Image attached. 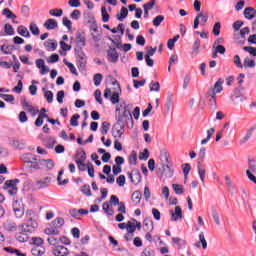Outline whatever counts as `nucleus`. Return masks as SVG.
<instances>
[{"label":"nucleus","mask_w":256,"mask_h":256,"mask_svg":"<svg viewBox=\"0 0 256 256\" xmlns=\"http://www.w3.org/2000/svg\"><path fill=\"white\" fill-rule=\"evenodd\" d=\"M70 18L74 21H79L81 19V10L75 9L71 14Z\"/></svg>","instance_id":"55"},{"label":"nucleus","mask_w":256,"mask_h":256,"mask_svg":"<svg viewBox=\"0 0 256 256\" xmlns=\"http://www.w3.org/2000/svg\"><path fill=\"white\" fill-rule=\"evenodd\" d=\"M248 167L252 173H256V160L255 159H248Z\"/></svg>","instance_id":"63"},{"label":"nucleus","mask_w":256,"mask_h":256,"mask_svg":"<svg viewBox=\"0 0 256 256\" xmlns=\"http://www.w3.org/2000/svg\"><path fill=\"white\" fill-rule=\"evenodd\" d=\"M121 88H118V90H114V92L112 93L111 97H110V101L113 105H117V103H119V101H121Z\"/></svg>","instance_id":"17"},{"label":"nucleus","mask_w":256,"mask_h":256,"mask_svg":"<svg viewBox=\"0 0 256 256\" xmlns=\"http://www.w3.org/2000/svg\"><path fill=\"white\" fill-rule=\"evenodd\" d=\"M75 163L79 169V171H87L85 167V161L87 159V153H85V150L83 148H80L77 150L76 155H75Z\"/></svg>","instance_id":"4"},{"label":"nucleus","mask_w":256,"mask_h":256,"mask_svg":"<svg viewBox=\"0 0 256 256\" xmlns=\"http://www.w3.org/2000/svg\"><path fill=\"white\" fill-rule=\"evenodd\" d=\"M107 57L110 63H117L119 61V53L115 47L109 46L107 50Z\"/></svg>","instance_id":"7"},{"label":"nucleus","mask_w":256,"mask_h":256,"mask_svg":"<svg viewBox=\"0 0 256 256\" xmlns=\"http://www.w3.org/2000/svg\"><path fill=\"white\" fill-rule=\"evenodd\" d=\"M84 19L87 20L88 24H91V23L97 21V20H95V15H93L92 12H85L84 13Z\"/></svg>","instance_id":"49"},{"label":"nucleus","mask_w":256,"mask_h":256,"mask_svg":"<svg viewBox=\"0 0 256 256\" xmlns=\"http://www.w3.org/2000/svg\"><path fill=\"white\" fill-rule=\"evenodd\" d=\"M169 214L171 215L170 221H179V219H183V210L181 206H176L175 211L169 210Z\"/></svg>","instance_id":"10"},{"label":"nucleus","mask_w":256,"mask_h":256,"mask_svg":"<svg viewBox=\"0 0 256 256\" xmlns=\"http://www.w3.org/2000/svg\"><path fill=\"white\" fill-rule=\"evenodd\" d=\"M127 233H131V235H135V231H137V227H135V224L131 221L127 222Z\"/></svg>","instance_id":"47"},{"label":"nucleus","mask_w":256,"mask_h":256,"mask_svg":"<svg viewBox=\"0 0 256 256\" xmlns=\"http://www.w3.org/2000/svg\"><path fill=\"white\" fill-rule=\"evenodd\" d=\"M53 255L55 256H67L69 255V249L65 246L57 245L53 248Z\"/></svg>","instance_id":"11"},{"label":"nucleus","mask_w":256,"mask_h":256,"mask_svg":"<svg viewBox=\"0 0 256 256\" xmlns=\"http://www.w3.org/2000/svg\"><path fill=\"white\" fill-rule=\"evenodd\" d=\"M141 256H155V250L151 248H145L142 251Z\"/></svg>","instance_id":"64"},{"label":"nucleus","mask_w":256,"mask_h":256,"mask_svg":"<svg viewBox=\"0 0 256 256\" xmlns=\"http://www.w3.org/2000/svg\"><path fill=\"white\" fill-rule=\"evenodd\" d=\"M3 227L5 231H17V224L11 220H7L6 222H4Z\"/></svg>","instance_id":"21"},{"label":"nucleus","mask_w":256,"mask_h":256,"mask_svg":"<svg viewBox=\"0 0 256 256\" xmlns=\"http://www.w3.org/2000/svg\"><path fill=\"white\" fill-rule=\"evenodd\" d=\"M141 197L143 195L141 194L140 190H136L132 193V203H135V205H139L141 203Z\"/></svg>","instance_id":"30"},{"label":"nucleus","mask_w":256,"mask_h":256,"mask_svg":"<svg viewBox=\"0 0 256 256\" xmlns=\"http://www.w3.org/2000/svg\"><path fill=\"white\" fill-rule=\"evenodd\" d=\"M44 47H46V51H56L57 41L48 39L44 42Z\"/></svg>","instance_id":"20"},{"label":"nucleus","mask_w":256,"mask_h":256,"mask_svg":"<svg viewBox=\"0 0 256 256\" xmlns=\"http://www.w3.org/2000/svg\"><path fill=\"white\" fill-rule=\"evenodd\" d=\"M243 14H244L245 19H248V21H253V18L256 15V10L253 7H246L244 9Z\"/></svg>","instance_id":"15"},{"label":"nucleus","mask_w":256,"mask_h":256,"mask_svg":"<svg viewBox=\"0 0 256 256\" xmlns=\"http://www.w3.org/2000/svg\"><path fill=\"white\" fill-rule=\"evenodd\" d=\"M182 171L184 173L185 183H187V177H189V173L191 172V164L189 163L182 164Z\"/></svg>","instance_id":"32"},{"label":"nucleus","mask_w":256,"mask_h":256,"mask_svg":"<svg viewBox=\"0 0 256 256\" xmlns=\"http://www.w3.org/2000/svg\"><path fill=\"white\" fill-rule=\"evenodd\" d=\"M120 107L124 108V111L122 113L124 117H133V115H131V110L129 109V105H126L125 102H123V104H120Z\"/></svg>","instance_id":"52"},{"label":"nucleus","mask_w":256,"mask_h":256,"mask_svg":"<svg viewBox=\"0 0 256 256\" xmlns=\"http://www.w3.org/2000/svg\"><path fill=\"white\" fill-rule=\"evenodd\" d=\"M21 104L24 109V111H28V113H33V106L27 102L26 98L21 99Z\"/></svg>","instance_id":"33"},{"label":"nucleus","mask_w":256,"mask_h":256,"mask_svg":"<svg viewBox=\"0 0 256 256\" xmlns=\"http://www.w3.org/2000/svg\"><path fill=\"white\" fill-rule=\"evenodd\" d=\"M108 203L111 204L113 207H117V205H120L121 201H119V197H117L116 195H112Z\"/></svg>","instance_id":"58"},{"label":"nucleus","mask_w":256,"mask_h":256,"mask_svg":"<svg viewBox=\"0 0 256 256\" xmlns=\"http://www.w3.org/2000/svg\"><path fill=\"white\" fill-rule=\"evenodd\" d=\"M144 231L145 232H153V229H155L153 225V220L151 218H145L144 219Z\"/></svg>","instance_id":"24"},{"label":"nucleus","mask_w":256,"mask_h":256,"mask_svg":"<svg viewBox=\"0 0 256 256\" xmlns=\"http://www.w3.org/2000/svg\"><path fill=\"white\" fill-rule=\"evenodd\" d=\"M140 161H147L149 159V149L145 148L143 152L139 154Z\"/></svg>","instance_id":"60"},{"label":"nucleus","mask_w":256,"mask_h":256,"mask_svg":"<svg viewBox=\"0 0 256 256\" xmlns=\"http://www.w3.org/2000/svg\"><path fill=\"white\" fill-rule=\"evenodd\" d=\"M27 232H19L16 234V239L17 241H19L20 243H25L27 241H29V236H27V234H25Z\"/></svg>","instance_id":"35"},{"label":"nucleus","mask_w":256,"mask_h":256,"mask_svg":"<svg viewBox=\"0 0 256 256\" xmlns=\"http://www.w3.org/2000/svg\"><path fill=\"white\" fill-rule=\"evenodd\" d=\"M255 65H256L255 60H251V59H249V57H246L244 59L243 67L253 68V67H255Z\"/></svg>","instance_id":"61"},{"label":"nucleus","mask_w":256,"mask_h":256,"mask_svg":"<svg viewBox=\"0 0 256 256\" xmlns=\"http://www.w3.org/2000/svg\"><path fill=\"white\" fill-rule=\"evenodd\" d=\"M116 123L112 126V135L114 139H117V135L119 139L123 137L125 133V125L129 123V121L132 123L133 127V117L130 116H124V114H118L115 116ZM117 133V135H115Z\"/></svg>","instance_id":"1"},{"label":"nucleus","mask_w":256,"mask_h":256,"mask_svg":"<svg viewBox=\"0 0 256 256\" xmlns=\"http://www.w3.org/2000/svg\"><path fill=\"white\" fill-rule=\"evenodd\" d=\"M44 119H49V115H47V113H39L38 118L34 122V125L36 127H41L43 125Z\"/></svg>","instance_id":"28"},{"label":"nucleus","mask_w":256,"mask_h":256,"mask_svg":"<svg viewBox=\"0 0 256 256\" xmlns=\"http://www.w3.org/2000/svg\"><path fill=\"white\" fill-rule=\"evenodd\" d=\"M212 33L215 37L221 35V22H216L213 26Z\"/></svg>","instance_id":"42"},{"label":"nucleus","mask_w":256,"mask_h":256,"mask_svg":"<svg viewBox=\"0 0 256 256\" xmlns=\"http://www.w3.org/2000/svg\"><path fill=\"white\" fill-rule=\"evenodd\" d=\"M223 83H225V80L223 78H219L214 86L206 93V97L209 99V103L213 111L217 109V93H221V91H223Z\"/></svg>","instance_id":"2"},{"label":"nucleus","mask_w":256,"mask_h":256,"mask_svg":"<svg viewBox=\"0 0 256 256\" xmlns=\"http://www.w3.org/2000/svg\"><path fill=\"white\" fill-rule=\"evenodd\" d=\"M212 217L214 219V223L216 225H221V220L219 219V213L217 212V209L212 208Z\"/></svg>","instance_id":"59"},{"label":"nucleus","mask_w":256,"mask_h":256,"mask_svg":"<svg viewBox=\"0 0 256 256\" xmlns=\"http://www.w3.org/2000/svg\"><path fill=\"white\" fill-rule=\"evenodd\" d=\"M30 32L32 33V35H39V33H41V30H39V27L37 26V24L32 22L30 24Z\"/></svg>","instance_id":"57"},{"label":"nucleus","mask_w":256,"mask_h":256,"mask_svg":"<svg viewBox=\"0 0 256 256\" xmlns=\"http://www.w3.org/2000/svg\"><path fill=\"white\" fill-rule=\"evenodd\" d=\"M150 91H161V84L159 82L151 81L150 83Z\"/></svg>","instance_id":"56"},{"label":"nucleus","mask_w":256,"mask_h":256,"mask_svg":"<svg viewBox=\"0 0 256 256\" xmlns=\"http://www.w3.org/2000/svg\"><path fill=\"white\" fill-rule=\"evenodd\" d=\"M51 181H53V178L47 176L43 179L37 180L36 185H37L38 189H47V187H49V183H51Z\"/></svg>","instance_id":"13"},{"label":"nucleus","mask_w":256,"mask_h":256,"mask_svg":"<svg viewBox=\"0 0 256 256\" xmlns=\"http://www.w3.org/2000/svg\"><path fill=\"white\" fill-rule=\"evenodd\" d=\"M200 47H201V40L196 39L193 46H192L193 53H196V55H197L199 53Z\"/></svg>","instance_id":"62"},{"label":"nucleus","mask_w":256,"mask_h":256,"mask_svg":"<svg viewBox=\"0 0 256 256\" xmlns=\"http://www.w3.org/2000/svg\"><path fill=\"white\" fill-rule=\"evenodd\" d=\"M49 15L52 17H61L63 15V9L54 8L49 10Z\"/></svg>","instance_id":"45"},{"label":"nucleus","mask_w":256,"mask_h":256,"mask_svg":"<svg viewBox=\"0 0 256 256\" xmlns=\"http://www.w3.org/2000/svg\"><path fill=\"white\" fill-rule=\"evenodd\" d=\"M165 21V16L163 15H158L156 16L153 20L152 23L154 25V27H159L161 25L162 22Z\"/></svg>","instance_id":"43"},{"label":"nucleus","mask_w":256,"mask_h":256,"mask_svg":"<svg viewBox=\"0 0 256 256\" xmlns=\"http://www.w3.org/2000/svg\"><path fill=\"white\" fill-rule=\"evenodd\" d=\"M81 193H83V195H85L86 197H91V195H93V193H91V186H89V184H84L81 189H80Z\"/></svg>","instance_id":"36"},{"label":"nucleus","mask_w":256,"mask_h":256,"mask_svg":"<svg viewBox=\"0 0 256 256\" xmlns=\"http://www.w3.org/2000/svg\"><path fill=\"white\" fill-rule=\"evenodd\" d=\"M93 81H94V85L96 87H99V85H101V81H103V74L101 73L95 74L93 77Z\"/></svg>","instance_id":"50"},{"label":"nucleus","mask_w":256,"mask_h":256,"mask_svg":"<svg viewBox=\"0 0 256 256\" xmlns=\"http://www.w3.org/2000/svg\"><path fill=\"white\" fill-rule=\"evenodd\" d=\"M130 165H137V151L132 150L131 154L128 157Z\"/></svg>","instance_id":"40"},{"label":"nucleus","mask_w":256,"mask_h":256,"mask_svg":"<svg viewBox=\"0 0 256 256\" xmlns=\"http://www.w3.org/2000/svg\"><path fill=\"white\" fill-rule=\"evenodd\" d=\"M43 27H45V29H47L48 31H53L54 29H57V27H59V23L57 22V20L49 18L45 21Z\"/></svg>","instance_id":"12"},{"label":"nucleus","mask_w":256,"mask_h":256,"mask_svg":"<svg viewBox=\"0 0 256 256\" xmlns=\"http://www.w3.org/2000/svg\"><path fill=\"white\" fill-rule=\"evenodd\" d=\"M11 147L14 149H25V142L23 140H19L17 138H11L10 143Z\"/></svg>","instance_id":"14"},{"label":"nucleus","mask_w":256,"mask_h":256,"mask_svg":"<svg viewBox=\"0 0 256 256\" xmlns=\"http://www.w3.org/2000/svg\"><path fill=\"white\" fill-rule=\"evenodd\" d=\"M172 189L176 195H183L185 193V188L181 184H172Z\"/></svg>","instance_id":"34"},{"label":"nucleus","mask_w":256,"mask_h":256,"mask_svg":"<svg viewBox=\"0 0 256 256\" xmlns=\"http://www.w3.org/2000/svg\"><path fill=\"white\" fill-rule=\"evenodd\" d=\"M4 33L6 35H15V29L13 28V26L9 23L4 25Z\"/></svg>","instance_id":"44"},{"label":"nucleus","mask_w":256,"mask_h":256,"mask_svg":"<svg viewBox=\"0 0 256 256\" xmlns=\"http://www.w3.org/2000/svg\"><path fill=\"white\" fill-rule=\"evenodd\" d=\"M79 119H81V115L79 114H74L71 119H70V125L72 127H77L79 125Z\"/></svg>","instance_id":"48"},{"label":"nucleus","mask_w":256,"mask_h":256,"mask_svg":"<svg viewBox=\"0 0 256 256\" xmlns=\"http://www.w3.org/2000/svg\"><path fill=\"white\" fill-rule=\"evenodd\" d=\"M110 127H111V124L109 122H107V121H104L102 123L101 129H100V133L102 135H107V133H109Z\"/></svg>","instance_id":"41"},{"label":"nucleus","mask_w":256,"mask_h":256,"mask_svg":"<svg viewBox=\"0 0 256 256\" xmlns=\"http://www.w3.org/2000/svg\"><path fill=\"white\" fill-rule=\"evenodd\" d=\"M198 175L202 183H205V175L207 171L205 170V166L201 164V162L197 163Z\"/></svg>","instance_id":"23"},{"label":"nucleus","mask_w":256,"mask_h":256,"mask_svg":"<svg viewBox=\"0 0 256 256\" xmlns=\"http://www.w3.org/2000/svg\"><path fill=\"white\" fill-rule=\"evenodd\" d=\"M128 15H129V10L127 9V7L122 6V8L120 10V14L116 15V19H118V21H123V20L127 19Z\"/></svg>","instance_id":"27"},{"label":"nucleus","mask_w":256,"mask_h":256,"mask_svg":"<svg viewBox=\"0 0 256 256\" xmlns=\"http://www.w3.org/2000/svg\"><path fill=\"white\" fill-rule=\"evenodd\" d=\"M24 163H27L30 169H36L37 171L41 169V166H39V162H32L31 160H25Z\"/></svg>","instance_id":"53"},{"label":"nucleus","mask_w":256,"mask_h":256,"mask_svg":"<svg viewBox=\"0 0 256 256\" xmlns=\"http://www.w3.org/2000/svg\"><path fill=\"white\" fill-rule=\"evenodd\" d=\"M17 33L18 35H21V37H26L27 39L31 37V33H29V30L27 29V27L23 25L18 26Z\"/></svg>","instance_id":"25"},{"label":"nucleus","mask_w":256,"mask_h":256,"mask_svg":"<svg viewBox=\"0 0 256 256\" xmlns=\"http://www.w3.org/2000/svg\"><path fill=\"white\" fill-rule=\"evenodd\" d=\"M2 15H5L6 19H17V15H15L9 8L3 9Z\"/></svg>","instance_id":"39"},{"label":"nucleus","mask_w":256,"mask_h":256,"mask_svg":"<svg viewBox=\"0 0 256 256\" xmlns=\"http://www.w3.org/2000/svg\"><path fill=\"white\" fill-rule=\"evenodd\" d=\"M13 211L17 219H21V217L25 215V208L23 207V204L19 203V201H15L13 203Z\"/></svg>","instance_id":"9"},{"label":"nucleus","mask_w":256,"mask_h":256,"mask_svg":"<svg viewBox=\"0 0 256 256\" xmlns=\"http://www.w3.org/2000/svg\"><path fill=\"white\" fill-rule=\"evenodd\" d=\"M40 165H45L46 171H51L52 169L55 168V162L53 159H42L39 160Z\"/></svg>","instance_id":"16"},{"label":"nucleus","mask_w":256,"mask_h":256,"mask_svg":"<svg viewBox=\"0 0 256 256\" xmlns=\"http://www.w3.org/2000/svg\"><path fill=\"white\" fill-rule=\"evenodd\" d=\"M102 209L106 215H109L112 217V215H115V210L113 209V206L109 202H104L102 205Z\"/></svg>","instance_id":"18"},{"label":"nucleus","mask_w":256,"mask_h":256,"mask_svg":"<svg viewBox=\"0 0 256 256\" xmlns=\"http://www.w3.org/2000/svg\"><path fill=\"white\" fill-rule=\"evenodd\" d=\"M128 177L134 185L141 183V172L139 169H133L132 172H128Z\"/></svg>","instance_id":"8"},{"label":"nucleus","mask_w":256,"mask_h":256,"mask_svg":"<svg viewBox=\"0 0 256 256\" xmlns=\"http://www.w3.org/2000/svg\"><path fill=\"white\" fill-rule=\"evenodd\" d=\"M20 183V180L15 178L13 180H7L4 183V189H17V184Z\"/></svg>","instance_id":"22"},{"label":"nucleus","mask_w":256,"mask_h":256,"mask_svg":"<svg viewBox=\"0 0 256 256\" xmlns=\"http://www.w3.org/2000/svg\"><path fill=\"white\" fill-rule=\"evenodd\" d=\"M62 24L68 29V31H71V29H73V22L69 20V18H67L66 16L62 18Z\"/></svg>","instance_id":"46"},{"label":"nucleus","mask_w":256,"mask_h":256,"mask_svg":"<svg viewBox=\"0 0 256 256\" xmlns=\"http://www.w3.org/2000/svg\"><path fill=\"white\" fill-rule=\"evenodd\" d=\"M101 15L103 23H108L111 16L107 13V8L105 6L101 7Z\"/></svg>","instance_id":"38"},{"label":"nucleus","mask_w":256,"mask_h":256,"mask_svg":"<svg viewBox=\"0 0 256 256\" xmlns=\"http://www.w3.org/2000/svg\"><path fill=\"white\" fill-rule=\"evenodd\" d=\"M65 225V219L62 217H57L54 221L50 223V227H56V229H61Z\"/></svg>","instance_id":"26"},{"label":"nucleus","mask_w":256,"mask_h":256,"mask_svg":"<svg viewBox=\"0 0 256 256\" xmlns=\"http://www.w3.org/2000/svg\"><path fill=\"white\" fill-rule=\"evenodd\" d=\"M44 233L45 235H59L61 231H59V228H56L55 226H50L44 230Z\"/></svg>","instance_id":"31"},{"label":"nucleus","mask_w":256,"mask_h":256,"mask_svg":"<svg viewBox=\"0 0 256 256\" xmlns=\"http://www.w3.org/2000/svg\"><path fill=\"white\" fill-rule=\"evenodd\" d=\"M75 55L77 56V67L82 71H87V55L83 50H74Z\"/></svg>","instance_id":"5"},{"label":"nucleus","mask_w":256,"mask_h":256,"mask_svg":"<svg viewBox=\"0 0 256 256\" xmlns=\"http://www.w3.org/2000/svg\"><path fill=\"white\" fill-rule=\"evenodd\" d=\"M255 126H252L250 129L247 130L246 135L240 140V144L243 145L251 139V136L253 135V131H255Z\"/></svg>","instance_id":"29"},{"label":"nucleus","mask_w":256,"mask_h":256,"mask_svg":"<svg viewBox=\"0 0 256 256\" xmlns=\"http://www.w3.org/2000/svg\"><path fill=\"white\" fill-rule=\"evenodd\" d=\"M39 227V224H37V221L33 219V217H29V220H26L25 223L20 224L18 228L22 233H34L35 229Z\"/></svg>","instance_id":"3"},{"label":"nucleus","mask_w":256,"mask_h":256,"mask_svg":"<svg viewBox=\"0 0 256 256\" xmlns=\"http://www.w3.org/2000/svg\"><path fill=\"white\" fill-rule=\"evenodd\" d=\"M31 253L34 256H41V255H45V248H43L42 250L39 249V246L34 247L31 249Z\"/></svg>","instance_id":"51"},{"label":"nucleus","mask_w":256,"mask_h":256,"mask_svg":"<svg viewBox=\"0 0 256 256\" xmlns=\"http://www.w3.org/2000/svg\"><path fill=\"white\" fill-rule=\"evenodd\" d=\"M87 45L85 38V31L78 30L76 32V48L74 51H83V47Z\"/></svg>","instance_id":"6"},{"label":"nucleus","mask_w":256,"mask_h":256,"mask_svg":"<svg viewBox=\"0 0 256 256\" xmlns=\"http://www.w3.org/2000/svg\"><path fill=\"white\" fill-rule=\"evenodd\" d=\"M42 91L44 93L45 99L47 100V103H53V92L45 88H43Z\"/></svg>","instance_id":"37"},{"label":"nucleus","mask_w":256,"mask_h":256,"mask_svg":"<svg viewBox=\"0 0 256 256\" xmlns=\"http://www.w3.org/2000/svg\"><path fill=\"white\" fill-rule=\"evenodd\" d=\"M31 241V244L36 245L37 247H41L44 243V240L41 237H32Z\"/></svg>","instance_id":"54"},{"label":"nucleus","mask_w":256,"mask_h":256,"mask_svg":"<svg viewBox=\"0 0 256 256\" xmlns=\"http://www.w3.org/2000/svg\"><path fill=\"white\" fill-rule=\"evenodd\" d=\"M15 49H17V47H15L14 44H12V45L3 44L1 46V51H2V53H4V55H11L13 53V51H15Z\"/></svg>","instance_id":"19"}]
</instances>
